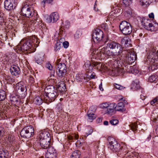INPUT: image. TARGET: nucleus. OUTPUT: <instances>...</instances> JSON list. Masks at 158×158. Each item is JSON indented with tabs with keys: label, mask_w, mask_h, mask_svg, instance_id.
<instances>
[{
	"label": "nucleus",
	"mask_w": 158,
	"mask_h": 158,
	"mask_svg": "<svg viewBox=\"0 0 158 158\" xmlns=\"http://www.w3.org/2000/svg\"><path fill=\"white\" fill-rule=\"evenodd\" d=\"M16 6L15 0H5L4 2L5 8L8 11L14 9Z\"/></svg>",
	"instance_id": "ddd939ff"
},
{
	"label": "nucleus",
	"mask_w": 158,
	"mask_h": 158,
	"mask_svg": "<svg viewBox=\"0 0 158 158\" xmlns=\"http://www.w3.org/2000/svg\"><path fill=\"white\" fill-rule=\"evenodd\" d=\"M16 89L18 94L22 97H25L26 94V86L23 82H20L17 84Z\"/></svg>",
	"instance_id": "1a4fd4ad"
},
{
	"label": "nucleus",
	"mask_w": 158,
	"mask_h": 158,
	"mask_svg": "<svg viewBox=\"0 0 158 158\" xmlns=\"http://www.w3.org/2000/svg\"><path fill=\"white\" fill-rule=\"evenodd\" d=\"M46 67L47 68L50 70H52L53 69V67L51 64L49 63L47 64L46 65Z\"/></svg>",
	"instance_id": "69168bd1"
},
{
	"label": "nucleus",
	"mask_w": 158,
	"mask_h": 158,
	"mask_svg": "<svg viewBox=\"0 0 158 158\" xmlns=\"http://www.w3.org/2000/svg\"><path fill=\"white\" fill-rule=\"evenodd\" d=\"M47 151L46 154H52L53 152H56V150L53 147L51 146L48 148L47 149Z\"/></svg>",
	"instance_id": "37998d69"
},
{
	"label": "nucleus",
	"mask_w": 158,
	"mask_h": 158,
	"mask_svg": "<svg viewBox=\"0 0 158 158\" xmlns=\"http://www.w3.org/2000/svg\"><path fill=\"white\" fill-rule=\"evenodd\" d=\"M2 60L4 64H7L8 63L9 58L7 56H4L2 58Z\"/></svg>",
	"instance_id": "6e6d98bb"
},
{
	"label": "nucleus",
	"mask_w": 158,
	"mask_h": 158,
	"mask_svg": "<svg viewBox=\"0 0 158 158\" xmlns=\"http://www.w3.org/2000/svg\"><path fill=\"white\" fill-rule=\"evenodd\" d=\"M51 138H48V139H43L41 140H39V142L37 141L35 142L34 145L36 144L40 146L42 148L44 149H47L48 148L51 146L50 145Z\"/></svg>",
	"instance_id": "f8f14e48"
},
{
	"label": "nucleus",
	"mask_w": 158,
	"mask_h": 158,
	"mask_svg": "<svg viewBox=\"0 0 158 158\" xmlns=\"http://www.w3.org/2000/svg\"><path fill=\"white\" fill-rule=\"evenodd\" d=\"M35 62L38 64H40L42 61V59L41 58L37 57L35 59Z\"/></svg>",
	"instance_id": "052dcab7"
},
{
	"label": "nucleus",
	"mask_w": 158,
	"mask_h": 158,
	"mask_svg": "<svg viewBox=\"0 0 158 158\" xmlns=\"http://www.w3.org/2000/svg\"><path fill=\"white\" fill-rule=\"evenodd\" d=\"M28 39L29 41L31 42V44H32V46L33 45H34V47H37L38 46L40 42L38 39L36 38L35 35L29 37Z\"/></svg>",
	"instance_id": "b1692460"
},
{
	"label": "nucleus",
	"mask_w": 158,
	"mask_h": 158,
	"mask_svg": "<svg viewBox=\"0 0 158 158\" xmlns=\"http://www.w3.org/2000/svg\"><path fill=\"white\" fill-rule=\"evenodd\" d=\"M62 24L63 25L62 26L61 28L59 29L60 34L63 33V30H66L68 29L70 26V23L68 20L65 21L64 23L63 22Z\"/></svg>",
	"instance_id": "4be33fe9"
},
{
	"label": "nucleus",
	"mask_w": 158,
	"mask_h": 158,
	"mask_svg": "<svg viewBox=\"0 0 158 158\" xmlns=\"http://www.w3.org/2000/svg\"><path fill=\"white\" fill-rule=\"evenodd\" d=\"M108 141L109 143L108 148L113 151L115 152L117 155H119L121 153L120 144L112 137H109Z\"/></svg>",
	"instance_id": "39448f33"
},
{
	"label": "nucleus",
	"mask_w": 158,
	"mask_h": 158,
	"mask_svg": "<svg viewBox=\"0 0 158 158\" xmlns=\"http://www.w3.org/2000/svg\"><path fill=\"white\" fill-rule=\"evenodd\" d=\"M109 106V104L105 102L103 103H102V104H101L100 105V107L103 109L104 108H107L108 106Z\"/></svg>",
	"instance_id": "bf43d9fd"
},
{
	"label": "nucleus",
	"mask_w": 158,
	"mask_h": 158,
	"mask_svg": "<svg viewBox=\"0 0 158 158\" xmlns=\"http://www.w3.org/2000/svg\"><path fill=\"white\" fill-rule=\"evenodd\" d=\"M87 115L88 120L91 122H92L96 118V116L94 114H87Z\"/></svg>",
	"instance_id": "79ce46f5"
},
{
	"label": "nucleus",
	"mask_w": 158,
	"mask_h": 158,
	"mask_svg": "<svg viewBox=\"0 0 158 158\" xmlns=\"http://www.w3.org/2000/svg\"><path fill=\"white\" fill-rule=\"evenodd\" d=\"M124 50L126 52L122 56H119V58L126 64H131L137 58L136 55L134 52H131L129 49H125L124 48Z\"/></svg>",
	"instance_id": "7ed1b4c3"
},
{
	"label": "nucleus",
	"mask_w": 158,
	"mask_h": 158,
	"mask_svg": "<svg viewBox=\"0 0 158 158\" xmlns=\"http://www.w3.org/2000/svg\"><path fill=\"white\" fill-rule=\"evenodd\" d=\"M121 11L117 7H114L112 9L110 13V15L114 17H117L121 13Z\"/></svg>",
	"instance_id": "5701e85b"
},
{
	"label": "nucleus",
	"mask_w": 158,
	"mask_h": 158,
	"mask_svg": "<svg viewBox=\"0 0 158 158\" xmlns=\"http://www.w3.org/2000/svg\"><path fill=\"white\" fill-rule=\"evenodd\" d=\"M128 72L130 73H137L139 72V71L137 69L135 66H130L129 68L127 67Z\"/></svg>",
	"instance_id": "2f4dec72"
},
{
	"label": "nucleus",
	"mask_w": 158,
	"mask_h": 158,
	"mask_svg": "<svg viewBox=\"0 0 158 158\" xmlns=\"http://www.w3.org/2000/svg\"><path fill=\"white\" fill-rule=\"evenodd\" d=\"M158 80L157 76L156 75H152L149 77L148 81L151 82L156 83Z\"/></svg>",
	"instance_id": "72a5a7b5"
},
{
	"label": "nucleus",
	"mask_w": 158,
	"mask_h": 158,
	"mask_svg": "<svg viewBox=\"0 0 158 158\" xmlns=\"http://www.w3.org/2000/svg\"><path fill=\"white\" fill-rule=\"evenodd\" d=\"M130 153H128V152H127V155L125 154V156L123 158H131V157H132V156L130 155Z\"/></svg>",
	"instance_id": "774afa93"
},
{
	"label": "nucleus",
	"mask_w": 158,
	"mask_h": 158,
	"mask_svg": "<svg viewBox=\"0 0 158 158\" xmlns=\"http://www.w3.org/2000/svg\"><path fill=\"white\" fill-rule=\"evenodd\" d=\"M63 45L64 47L65 48H67L69 46V43L67 41H65L63 43Z\"/></svg>",
	"instance_id": "338daca9"
},
{
	"label": "nucleus",
	"mask_w": 158,
	"mask_h": 158,
	"mask_svg": "<svg viewBox=\"0 0 158 158\" xmlns=\"http://www.w3.org/2000/svg\"><path fill=\"white\" fill-rule=\"evenodd\" d=\"M45 93L43 95H47V94L54 93V92L56 91L55 90L54 87L52 85L47 86L45 89Z\"/></svg>",
	"instance_id": "cd10ccee"
},
{
	"label": "nucleus",
	"mask_w": 158,
	"mask_h": 158,
	"mask_svg": "<svg viewBox=\"0 0 158 158\" xmlns=\"http://www.w3.org/2000/svg\"><path fill=\"white\" fill-rule=\"evenodd\" d=\"M80 152L77 150L74 151L72 154L71 158H79Z\"/></svg>",
	"instance_id": "4c0bfd02"
},
{
	"label": "nucleus",
	"mask_w": 158,
	"mask_h": 158,
	"mask_svg": "<svg viewBox=\"0 0 158 158\" xmlns=\"http://www.w3.org/2000/svg\"><path fill=\"white\" fill-rule=\"evenodd\" d=\"M53 0H43L41 3V5L43 7H44L45 3H50Z\"/></svg>",
	"instance_id": "de8ad7c7"
},
{
	"label": "nucleus",
	"mask_w": 158,
	"mask_h": 158,
	"mask_svg": "<svg viewBox=\"0 0 158 158\" xmlns=\"http://www.w3.org/2000/svg\"><path fill=\"white\" fill-rule=\"evenodd\" d=\"M57 153L56 152H53L52 154H46V158H56Z\"/></svg>",
	"instance_id": "58836bf2"
},
{
	"label": "nucleus",
	"mask_w": 158,
	"mask_h": 158,
	"mask_svg": "<svg viewBox=\"0 0 158 158\" xmlns=\"http://www.w3.org/2000/svg\"><path fill=\"white\" fill-rule=\"evenodd\" d=\"M10 72L12 75L15 76H18L20 73V70L18 66L13 65L11 66L10 69Z\"/></svg>",
	"instance_id": "a211bd4d"
},
{
	"label": "nucleus",
	"mask_w": 158,
	"mask_h": 158,
	"mask_svg": "<svg viewBox=\"0 0 158 158\" xmlns=\"http://www.w3.org/2000/svg\"><path fill=\"white\" fill-rule=\"evenodd\" d=\"M139 83V81L138 80H135L132 82L131 89L134 91L138 90L140 92L142 93L143 90L140 86Z\"/></svg>",
	"instance_id": "dca6fc26"
},
{
	"label": "nucleus",
	"mask_w": 158,
	"mask_h": 158,
	"mask_svg": "<svg viewBox=\"0 0 158 158\" xmlns=\"http://www.w3.org/2000/svg\"><path fill=\"white\" fill-rule=\"evenodd\" d=\"M86 69L88 71L87 72L92 71L94 67L98 69L100 66V63L98 62H94L91 63L90 61H87L85 64Z\"/></svg>",
	"instance_id": "9b49d317"
},
{
	"label": "nucleus",
	"mask_w": 158,
	"mask_h": 158,
	"mask_svg": "<svg viewBox=\"0 0 158 158\" xmlns=\"http://www.w3.org/2000/svg\"><path fill=\"white\" fill-rule=\"evenodd\" d=\"M133 11L131 8L129 7H127L125 9V15L130 18L132 16Z\"/></svg>",
	"instance_id": "c85d7f7f"
},
{
	"label": "nucleus",
	"mask_w": 158,
	"mask_h": 158,
	"mask_svg": "<svg viewBox=\"0 0 158 158\" xmlns=\"http://www.w3.org/2000/svg\"><path fill=\"white\" fill-rule=\"evenodd\" d=\"M11 100L13 102H18L19 101V99H17L15 97H12Z\"/></svg>",
	"instance_id": "0e129e2a"
},
{
	"label": "nucleus",
	"mask_w": 158,
	"mask_h": 158,
	"mask_svg": "<svg viewBox=\"0 0 158 158\" xmlns=\"http://www.w3.org/2000/svg\"><path fill=\"white\" fill-rule=\"evenodd\" d=\"M131 129L132 130L135 132V131L137 128V125L136 123H132L130 125Z\"/></svg>",
	"instance_id": "a18cd8bd"
},
{
	"label": "nucleus",
	"mask_w": 158,
	"mask_h": 158,
	"mask_svg": "<svg viewBox=\"0 0 158 158\" xmlns=\"http://www.w3.org/2000/svg\"><path fill=\"white\" fill-rule=\"evenodd\" d=\"M0 158H10L7 150L0 149Z\"/></svg>",
	"instance_id": "bb28decb"
},
{
	"label": "nucleus",
	"mask_w": 158,
	"mask_h": 158,
	"mask_svg": "<svg viewBox=\"0 0 158 158\" xmlns=\"http://www.w3.org/2000/svg\"><path fill=\"white\" fill-rule=\"evenodd\" d=\"M58 71H56L57 75L60 77H63L66 75L67 69L65 64L64 63H60L57 64Z\"/></svg>",
	"instance_id": "6e6552de"
},
{
	"label": "nucleus",
	"mask_w": 158,
	"mask_h": 158,
	"mask_svg": "<svg viewBox=\"0 0 158 158\" xmlns=\"http://www.w3.org/2000/svg\"><path fill=\"white\" fill-rule=\"evenodd\" d=\"M150 21L148 19H143L141 21L142 24L146 29L150 23Z\"/></svg>",
	"instance_id": "e433bc0d"
},
{
	"label": "nucleus",
	"mask_w": 158,
	"mask_h": 158,
	"mask_svg": "<svg viewBox=\"0 0 158 158\" xmlns=\"http://www.w3.org/2000/svg\"><path fill=\"white\" fill-rule=\"evenodd\" d=\"M132 0H123V2L126 6H129L132 3Z\"/></svg>",
	"instance_id": "3c124183"
},
{
	"label": "nucleus",
	"mask_w": 158,
	"mask_h": 158,
	"mask_svg": "<svg viewBox=\"0 0 158 158\" xmlns=\"http://www.w3.org/2000/svg\"><path fill=\"white\" fill-rule=\"evenodd\" d=\"M106 113L110 115H112L115 113V110L113 109L107 108Z\"/></svg>",
	"instance_id": "603ef678"
},
{
	"label": "nucleus",
	"mask_w": 158,
	"mask_h": 158,
	"mask_svg": "<svg viewBox=\"0 0 158 158\" xmlns=\"http://www.w3.org/2000/svg\"><path fill=\"white\" fill-rule=\"evenodd\" d=\"M126 109L124 108V104L123 102H120L117 105H116V110L123 112Z\"/></svg>",
	"instance_id": "c756f323"
},
{
	"label": "nucleus",
	"mask_w": 158,
	"mask_h": 158,
	"mask_svg": "<svg viewBox=\"0 0 158 158\" xmlns=\"http://www.w3.org/2000/svg\"><path fill=\"white\" fill-rule=\"evenodd\" d=\"M146 29H147L148 30L153 31L154 30V26L152 23H150Z\"/></svg>",
	"instance_id": "49530a36"
},
{
	"label": "nucleus",
	"mask_w": 158,
	"mask_h": 158,
	"mask_svg": "<svg viewBox=\"0 0 158 158\" xmlns=\"http://www.w3.org/2000/svg\"><path fill=\"white\" fill-rule=\"evenodd\" d=\"M34 129L31 125L26 126L20 132V135L22 137L29 138L32 136L34 134Z\"/></svg>",
	"instance_id": "0eeeda50"
},
{
	"label": "nucleus",
	"mask_w": 158,
	"mask_h": 158,
	"mask_svg": "<svg viewBox=\"0 0 158 158\" xmlns=\"http://www.w3.org/2000/svg\"><path fill=\"white\" fill-rule=\"evenodd\" d=\"M121 44L126 48L132 46L130 39L127 37H124L121 39Z\"/></svg>",
	"instance_id": "412c9836"
},
{
	"label": "nucleus",
	"mask_w": 158,
	"mask_h": 158,
	"mask_svg": "<svg viewBox=\"0 0 158 158\" xmlns=\"http://www.w3.org/2000/svg\"><path fill=\"white\" fill-rule=\"evenodd\" d=\"M110 123L113 125H116L118 123V120L117 119H112L110 121Z\"/></svg>",
	"instance_id": "864d4df0"
},
{
	"label": "nucleus",
	"mask_w": 158,
	"mask_h": 158,
	"mask_svg": "<svg viewBox=\"0 0 158 158\" xmlns=\"http://www.w3.org/2000/svg\"><path fill=\"white\" fill-rule=\"evenodd\" d=\"M38 137L39 140L46 139L48 138H50V134L46 131H42L40 132Z\"/></svg>",
	"instance_id": "6ab92c4d"
},
{
	"label": "nucleus",
	"mask_w": 158,
	"mask_h": 158,
	"mask_svg": "<svg viewBox=\"0 0 158 158\" xmlns=\"http://www.w3.org/2000/svg\"><path fill=\"white\" fill-rule=\"evenodd\" d=\"M6 97V94L5 91L3 90L0 91V101L4 100Z\"/></svg>",
	"instance_id": "ea45409f"
},
{
	"label": "nucleus",
	"mask_w": 158,
	"mask_h": 158,
	"mask_svg": "<svg viewBox=\"0 0 158 158\" xmlns=\"http://www.w3.org/2000/svg\"><path fill=\"white\" fill-rule=\"evenodd\" d=\"M33 22H34V21L33 20L28 22L27 23V24L26 26L27 30H29V31H31L33 29L34 26L33 24H32Z\"/></svg>",
	"instance_id": "c9c22d12"
},
{
	"label": "nucleus",
	"mask_w": 158,
	"mask_h": 158,
	"mask_svg": "<svg viewBox=\"0 0 158 158\" xmlns=\"http://www.w3.org/2000/svg\"><path fill=\"white\" fill-rule=\"evenodd\" d=\"M140 2L142 5H146L147 6L149 5L148 0H140Z\"/></svg>",
	"instance_id": "5fc2aeb1"
},
{
	"label": "nucleus",
	"mask_w": 158,
	"mask_h": 158,
	"mask_svg": "<svg viewBox=\"0 0 158 158\" xmlns=\"http://www.w3.org/2000/svg\"><path fill=\"white\" fill-rule=\"evenodd\" d=\"M120 150V152H121V153L119 154V155H117L118 156H120L122 154H124L125 155V154L126 155L127 154V152L129 153V152H127V149L125 147L123 148L122 146L121 147V150Z\"/></svg>",
	"instance_id": "a19ab883"
},
{
	"label": "nucleus",
	"mask_w": 158,
	"mask_h": 158,
	"mask_svg": "<svg viewBox=\"0 0 158 158\" xmlns=\"http://www.w3.org/2000/svg\"><path fill=\"white\" fill-rule=\"evenodd\" d=\"M21 14L27 18L33 17L34 20L37 22L39 16L36 11L34 10L33 8L29 7L27 6H22L21 10Z\"/></svg>",
	"instance_id": "f03ea898"
},
{
	"label": "nucleus",
	"mask_w": 158,
	"mask_h": 158,
	"mask_svg": "<svg viewBox=\"0 0 158 158\" xmlns=\"http://www.w3.org/2000/svg\"><path fill=\"white\" fill-rule=\"evenodd\" d=\"M35 0H26L25 2L23 3L22 6H27L33 8V6H35Z\"/></svg>",
	"instance_id": "a878e982"
},
{
	"label": "nucleus",
	"mask_w": 158,
	"mask_h": 158,
	"mask_svg": "<svg viewBox=\"0 0 158 158\" xmlns=\"http://www.w3.org/2000/svg\"><path fill=\"white\" fill-rule=\"evenodd\" d=\"M114 86L116 89L119 90H121L123 89V87L122 86L117 84H116L114 85Z\"/></svg>",
	"instance_id": "e2e57ef3"
},
{
	"label": "nucleus",
	"mask_w": 158,
	"mask_h": 158,
	"mask_svg": "<svg viewBox=\"0 0 158 158\" xmlns=\"http://www.w3.org/2000/svg\"><path fill=\"white\" fill-rule=\"evenodd\" d=\"M61 47V43L60 42H57L55 44L54 48L55 50L56 51L60 50Z\"/></svg>",
	"instance_id": "09e8293b"
},
{
	"label": "nucleus",
	"mask_w": 158,
	"mask_h": 158,
	"mask_svg": "<svg viewBox=\"0 0 158 158\" xmlns=\"http://www.w3.org/2000/svg\"><path fill=\"white\" fill-rule=\"evenodd\" d=\"M85 134L84 135V138L85 139L86 138V137L88 135H91L93 132V130L92 128L90 127H89L87 128L85 130Z\"/></svg>",
	"instance_id": "f704fd0d"
},
{
	"label": "nucleus",
	"mask_w": 158,
	"mask_h": 158,
	"mask_svg": "<svg viewBox=\"0 0 158 158\" xmlns=\"http://www.w3.org/2000/svg\"><path fill=\"white\" fill-rule=\"evenodd\" d=\"M3 128L0 126V139L3 136Z\"/></svg>",
	"instance_id": "680f3d73"
},
{
	"label": "nucleus",
	"mask_w": 158,
	"mask_h": 158,
	"mask_svg": "<svg viewBox=\"0 0 158 158\" xmlns=\"http://www.w3.org/2000/svg\"><path fill=\"white\" fill-rule=\"evenodd\" d=\"M107 47L111 49L114 54L118 55V57L124 54L126 52L124 50V48L120 44L114 41L110 40L107 44Z\"/></svg>",
	"instance_id": "f257e3e1"
},
{
	"label": "nucleus",
	"mask_w": 158,
	"mask_h": 158,
	"mask_svg": "<svg viewBox=\"0 0 158 158\" xmlns=\"http://www.w3.org/2000/svg\"><path fill=\"white\" fill-rule=\"evenodd\" d=\"M101 48V47L99 48V52H100V56H102V54L104 55L105 56H118V55H115L113 53V52L112 51H110L108 49V48H106L103 47L102 48Z\"/></svg>",
	"instance_id": "4468645a"
},
{
	"label": "nucleus",
	"mask_w": 158,
	"mask_h": 158,
	"mask_svg": "<svg viewBox=\"0 0 158 158\" xmlns=\"http://www.w3.org/2000/svg\"><path fill=\"white\" fill-rule=\"evenodd\" d=\"M124 70L121 68H118L116 69L115 71L117 72V74L119 75H122L124 73Z\"/></svg>",
	"instance_id": "8fccbe9b"
},
{
	"label": "nucleus",
	"mask_w": 158,
	"mask_h": 158,
	"mask_svg": "<svg viewBox=\"0 0 158 158\" xmlns=\"http://www.w3.org/2000/svg\"><path fill=\"white\" fill-rule=\"evenodd\" d=\"M43 101H44V99L43 95L41 96V98L39 97H36L34 99V102L36 105H40L42 104Z\"/></svg>",
	"instance_id": "473e14b6"
},
{
	"label": "nucleus",
	"mask_w": 158,
	"mask_h": 158,
	"mask_svg": "<svg viewBox=\"0 0 158 158\" xmlns=\"http://www.w3.org/2000/svg\"><path fill=\"white\" fill-rule=\"evenodd\" d=\"M147 58L155 60H156L158 58L157 53L155 49H153L148 54Z\"/></svg>",
	"instance_id": "aec40b11"
},
{
	"label": "nucleus",
	"mask_w": 158,
	"mask_h": 158,
	"mask_svg": "<svg viewBox=\"0 0 158 158\" xmlns=\"http://www.w3.org/2000/svg\"><path fill=\"white\" fill-rule=\"evenodd\" d=\"M95 110L96 109L95 107L94 106H91L89 108L87 114H94Z\"/></svg>",
	"instance_id": "c03bdc74"
},
{
	"label": "nucleus",
	"mask_w": 158,
	"mask_h": 158,
	"mask_svg": "<svg viewBox=\"0 0 158 158\" xmlns=\"http://www.w3.org/2000/svg\"><path fill=\"white\" fill-rule=\"evenodd\" d=\"M119 28L122 33L125 35L130 34L132 31L130 24L126 21H122L121 23Z\"/></svg>",
	"instance_id": "423d86ee"
},
{
	"label": "nucleus",
	"mask_w": 158,
	"mask_h": 158,
	"mask_svg": "<svg viewBox=\"0 0 158 158\" xmlns=\"http://www.w3.org/2000/svg\"><path fill=\"white\" fill-rule=\"evenodd\" d=\"M103 32L100 29L97 28L93 32L92 34V39L94 41H99L102 40Z\"/></svg>",
	"instance_id": "9d476101"
},
{
	"label": "nucleus",
	"mask_w": 158,
	"mask_h": 158,
	"mask_svg": "<svg viewBox=\"0 0 158 158\" xmlns=\"http://www.w3.org/2000/svg\"><path fill=\"white\" fill-rule=\"evenodd\" d=\"M49 19L51 22L55 23L59 19L58 15L57 13L54 12L51 14Z\"/></svg>",
	"instance_id": "393cba45"
},
{
	"label": "nucleus",
	"mask_w": 158,
	"mask_h": 158,
	"mask_svg": "<svg viewBox=\"0 0 158 158\" xmlns=\"http://www.w3.org/2000/svg\"><path fill=\"white\" fill-rule=\"evenodd\" d=\"M32 44L31 42L29 41L28 38L21 42L20 44H19L16 47L17 49L19 52H24V53H30L31 51V49Z\"/></svg>",
	"instance_id": "20e7f679"
},
{
	"label": "nucleus",
	"mask_w": 158,
	"mask_h": 158,
	"mask_svg": "<svg viewBox=\"0 0 158 158\" xmlns=\"http://www.w3.org/2000/svg\"><path fill=\"white\" fill-rule=\"evenodd\" d=\"M57 89L61 93L65 91L66 89L65 84L64 82H62L58 85Z\"/></svg>",
	"instance_id": "7c9ffc66"
},
{
	"label": "nucleus",
	"mask_w": 158,
	"mask_h": 158,
	"mask_svg": "<svg viewBox=\"0 0 158 158\" xmlns=\"http://www.w3.org/2000/svg\"><path fill=\"white\" fill-rule=\"evenodd\" d=\"M58 96V94L56 91L53 93H51L47 95H43L44 101H46V103L52 102L54 100L56 97Z\"/></svg>",
	"instance_id": "2eb2a0df"
},
{
	"label": "nucleus",
	"mask_w": 158,
	"mask_h": 158,
	"mask_svg": "<svg viewBox=\"0 0 158 158\" xmlns=\"http://www.w3.org/2000/svg\"><path fill=\"white\" fill-rule=\"evenodd\" d=\"M15 138L11 135L9 137V140L11 144H15Z\"/></svg>",
	"instance_id": "13d9d810"
},
{
	"label": "nucleus",
	"mask_w": 158,
	"mask_h": 158,
	"mask_svg": "<svg viewBox=\"0 0 158 158\" xmlns=\"http://www.w3.org/2000/svg\"><path fill=\"white\" fill-rule=\"evenodd\" d=\"M107 108L115 109L116 110V104L115 103H112L109 104V106H108Z\"/></svg>",
	"instance_id": "4d7b16f0"
},
{
	"label": "nucleus",
	"mask_w": 158,
	"mask_h": 158,
	"mask_svg": "<svg viewBox=\"0 0 158 158\" xmlns=\"http://www.w3.org/2000/svg\"><path fill=\"white\" fill-rule=\"evenodd\" d=\"M86 74H78L76 76V79L78 81L87 82L90 80V78Z\"/></svg>",
	"instance_id": "f3484780"
}]
</instances>
